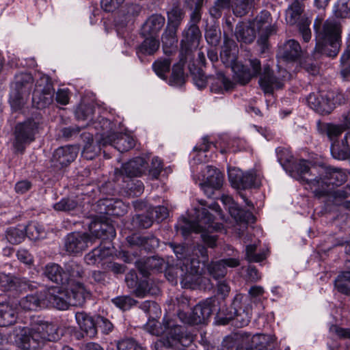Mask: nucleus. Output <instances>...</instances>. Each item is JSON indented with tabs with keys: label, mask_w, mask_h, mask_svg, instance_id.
<instances>
[{
	"label": "nucleus",
	"mask_w": 350,
	"mask_h": 350,
	"mask_svg": "<svg viewBox=\"0 0 350 350\" xmlns=\"http://www.w3.org/2000/svg\"><path fill=\"white\" fill-rule=\"evenodd\" d=\"M26 235L24 226L12 227L7 230L6 239L12 244H18L21 243Z\"/></svg>",
	"instance_id": "52"
},
{
	"label": "nucleus",
	"mask_w": 350,
	"mask_h": 350,
	"mask_svg": "<svg viewBox=\"0 0 350 350\" xmlns=\"http://www.w3.org/2000/svg\"><path fill=\"white\" fill-rule=\"evenodd\" d=\"M334 95L335 94L333 92L326 93L312 92L307 97V103L310 107L314 111L321 113L328 114L335 108L338 103H340L342 95H336V99Z\"/></svg>",
	"instance_id": "13"
},
{
	"label": "nucleus",
	"mask_w": 350,
	"mask_h": 350,
	"mask_svg": "<svg viewBox=\"0 0 350 350\" xmlns=\"http://www.w3.org/2000/svg\"><path fill=\"white\" fill-rule=\"evenodd\" d=\"M111 254V250L109 246L105 247L100 245L87 254L84 259L88 265H95L100 263L103 259Z\"/></svg>",
	"instance_id": "40"
},
{
	"label": "nucleus",
	"mask_w": 350,
	"mask_h": 350,
	"mask_svg": "<svg viewBox=\"0 0 350 350\" xmlns=\"http://www.w3.org/2000/svg\"><path fill=\"white\" fill-rule=\"evenodd\" d=\"M18 304L23 310H36L38 308L46 306L44 294L41 293L27 295L19 301Z\"/></svg>",
	"instance_id": "33"
},
{
	"label": "nucleus",
	"mask_w": 350,
	"mask_h": 350,
	"mask_svg": "<svg viewBox=\"0 0 350 350\" xmlns=\"http://www.w3.org/2000/svg\"><path fill=\"white\" fill-rule=\"evenodd\" d=\"M319 130L327 136L329 141L332 142V145H337L338 137L347 129L342 123L341 124L323 123L319 124Z\"/></svg>",
	"instance_id": "41"
},
{
	"label": "nucleus",
	"mask_w": 350,
	"mask_h": 350,
	"mask_svg": "<svg viewBox=\"0 0 350 350\" xmlns=\"http://www.w3.org/2000/svg\"><path fill=\"white\" fill-rule=\"evenodd\" d=\"M337 18H350V0H338L334 8Z\"/></svg>",
	"instance_id": "61"
},
{
	"label": "nucleus",
	"mask_w": 350,
	"mask_h": 350,
	"mask_svg": "<svg viewBox=\"0 0 350 350\" xmlns=\"http://www.w3.org/2000/svg\"><path fill=\"white\" fill-rule=\"evenodd\" d=\"M238 48L232 40H226L220 53V57L226 66H230L237 62Z\"/></svg>",
	"instance_id": "36"
},
{
	"label": "nucleus",
	"mask_w": 350,
	"mask_h": 350,
	"mask_svg": "<svg viewBox=\"0 0 350 350\" xmlns=\"http://www.w3.org/2000/svg\"><path fill=\"white\" fill-rule=\"evenodd\" d=\"M221 201L225 205L226 208L228 210L230 215L236 221L246 224L254 223L255 221V217L253 213L249 211L241 208L239 205L234 202L232 197L223 195L221 197Z\"/></svg>",
	"instance_id": "21"
},
{
	"label": "nucleus",
	"mask_w": 350,
	"mask_h": 350,
	"mask_svg": "<svg viewBox=\"0 0 350 350\" xmlns=\"http://www.w3.org/2000/svg\"><path fill=\"white\" fill-rule=\"evenodd\" d=\"M111 302L122 311L130 310L137 301L129 295L117 296L111 299Z\"/></svg>",
	"instance_id": "54"
},
{
	"label": "nucleus",
	"mask_w": 350,
	"mask_h": 350,
	"mask_svg": "<svg viewBox=\"0 0 350 350\" xmlns=\"http://www.w3.org/2000/svg\"><path fill=\"white\" fill-rule=\"evenodd\" d=\"M139 308L142 309L149 318L154 319L157 317L159 314L161 312L159 306L154 301L146 300L142 302Z\"/></svg>",
	"instance_id": "62"
},
{
	"label": "nucleus",
	"mask_w": 350,
	"mask_h": 350,
	"mask_svg": "<svg viewBox=\"0 0 350 350\" xmlns=\"http://www.w3.org/2000/svg\"><path fill=\"white\" fill-rule=\"evenodd\" d=\"M180 283L182 287L185 288H193L199 284L200 275L192 271H183L180 267Z\"/></svg>",
	"instance_id": "50"
},
{
	"label": "nucleus",
	"mask_w": 350,
	"mask_h": 350,
	"mask_svg": "<svg viewBox=\"0 0 350 350\" xmlns=\"http://www.w3.org/2000/svg\"><path fill=\"white\" fill-rule=\"evenodd\" d=\"M25 228L27 237L31 240H37L44 237V228L37 222L31 221Z\"/></svg>",
	"instance_id": "57"
},
{
	"label": "nucleus",
	"mask_w": 350,
	"mask_h": 350,
	"mask_svg": "<svg viewBox=\"0 0 350 350\" xmlns=\"http://www.w3.org/2000/svg\"><path fill=\"white\" fill-rule=\"evenodd\" d=\"M174 306L178 318L183 323V319L180 314V313H183L185 316H189V314L185 310H188L189 308V299L185 295L177 297Z\"/></svg>",
	"instance_id": "64"
},
{
	"label": "nucleus",
	"mask_w": 350,
	"mask_h": 350,
	"mask_svg": "<svg viewBox=\"0 0 350 350\" xmlns=\"http://www.w3.org/2000/svg\"><path fill=\"white\" fill-rule=\"evenodd\" d=\"M301 53L300 44L295 40L286 41L279 52L280 56L286 61H295Z\"/></svg>",
	"instance_id": "34"
},
{
	"label": "nucleus",
	"mask_w": 350,
	"mask_h": 350,
	"mask_svg": "<svg viewBox=\"0 0 350 350\" xmlns=\"http://www.w3.org/2000/svg\"><path fill=\"white\" fill-rule=\"evenodd\" d=\"M224 176L221 172L212 166H207V176L204 182V188L209 185L215 189H219L223 184Z\"/></svg>",
	"instance_id": "45"
},
{
	"label": "nucleus",
	"mask_w": 350,
	"mask_h": 350,
	"mask_svg": "<svg viewBox=\"0 0 350 350\" xmlns=\"http://www.w3.org/2000/svg\"><path fill=\"white\" fill-rule=\"evenodd\" d=\"M77 278H75L74 281L70 283L67 289L68 297L70 306H81L84 304L86 297L89 295V293L85 290L83 284L77 281Z\"/></svg>",
	"instance_id": "25"
},
{
	"label": "nucleus",
	"mask_w": 350,
	"mask_h": 350,
	"mask_svg": "<svg viewBox=\"0 0 350 350\" xmlns=\"http://www.w3.org/2000/svg\"><path fill=\"white\" fill-rule=\"evenodd\" d=\"M67 269L65 271L59 265L50 262L44 267L43 275L57 285L66 287L75 278H80L83 274L82 268L75 263L70 264Z\"/></svg>",
	"instance_id": "7"
},
{
	"label": "nucleus",
	"mask_w": 350,
	"mask_h": 350,
	"mask_svg": "<svg viewBox=\"0 0 350 350\" xmlns=\"http://www.w3.org/2000/svg\"><path fill=\"white\" fill-rule=\"evenodd\" d=\"M96 134V142L93 138L92 133H84L82 138L85 145L82 151V157L88 160H92L100 152L103 148L107 146V143H111L107 139L106 132L111 129L112 122L107 118H100L93 123Z\"/></svg>",
	"instance_id": "5"
},
{
	"label": "nucleus",
	"mask_w": 350,
	"mask_h": 350,
	"mask_svg": "<svg viewBox=\"0 0 350 350\" xmlns=\"http://www.w3.org/2000/svg\"><path fill=\"white\" fill-rule=\"evenodd\" d=\"M38 129V124L31 120L18 123L15 127V140L14 146L18 152H23L26 145L35 140V134Z\"/></svg>",
	"instance_id": "14"
},
{
	"label": "nucleus",
	"mask_w": 350,
	"mask_h": 350,
	"mask_svg": "<svg viewBox=\"0 0 350 350\" xmlns=\"http://www.w3.org/2000/svg\"><path fill=\"white\" fill-rule=\"evenodd\" d=\"M201 15L196 12L191 13L189 21L182 33L180 56H188L198 47L202 33L198 24L201 21Z\"/></svg>",
	"instance_id": "8"
},
{
	"label": "nucleus",
	"mask_w": 350,
	"mask_h": 350,
	"mask_svg": "<svg viewBox=\"0 0 350 350\" xmlns=\"http://www.w3.org/2000/svg\"><path fill=\"white\" fill-rule=\"evenodd\" d=\"M16 320L15 310L7 303H0V327L12 325Z\"/></svg>",
	"instance_id": "46"
},
{
	"label": "nucleus",
	"mask_w": 350,
	"mask_h": 350,
	"mask_svg": "<svg viewBox=\"0 0 350 350\" xmlns=\"http://www.w3.org/2000/svg\"><path fill=\"white\" fill-rule=\"evenodd\" d=\"M294 167L301 181L306 183L319 197L329 192V186L339 187L347 180V175L341 169L331 166H310L306 160L296 163Z\"/></svg>",
	"instance_id": "1"
},
{
	"label": "nucleus",
	"mask_w": 350,
	"mask_h": 350,
	"mask_svg": "<svg viewBox=\"0 0 350 350\" xmlns=\"http://www.w3.org/2000/svg\"><path fill=\"white\" fill-rule=\"evenodd\" d=\"M128 243L131 246H142L146 249L149 242L152 247L158 246L159 241L154 236H141L139 234H133L127 238Z\"/></svg>",
	"instance_id": "48"
},
{
	"label": "nucleus",
	"mask_w": 350,
	"mask_h": 350,
	"mask_svg": "<svg viewBox=\"0 0 350 350\" xmlns=\"http://www.w3.org/2000/svg\"><path fill=\"white\" fill-rule=\"evenodd\" d=\"M217 299L212 297L200 301L194 306L189 316L180 313L183 323L189 325H200L206 323L212 313L217 309Z\"/></svg>",
	"instance_id": "11"
},
{
	"label": "nucleus",
	"mask_w": 350,
	"mask_h": 350,
	"mask_svg": "<svg viewBox=\"0 0 350 350\" xmlns=\"http://www.w3.org/2000/svg\"><path fill=\"white\" fill-rule=\"evenodd\" d=\"M55 89L51 79L46 75L39 73L36 77L32 95L33 105L38 109L49 107L53 102Z\"/></svg>",
	"instance_id": "10"
},
{
	"label": "nucleus",
	"mask_w": 350,
	"mask_h": 350,
	"mask_svg": "<svg viewBox=\"0 0 350 350\" xmlns=\"http://www.w3.org/2000/svg\"><path fill=\"white\" fill-rule=\"evenodd\" d=\"M100 204L105 207L104 213L107 215L122 216L127 212L128 206L118 199H104Z\"/></svg>",
	"instance_id": "37"
},
{
	"label": "nucleus",
	"mask_w": 350,
	"mask_h": 350,
	"mask_svg": "<svg viewBox=\"0 0 350 350\" xmlns=\"http://www.w3.org/2000/svg\"><path fill=\"white\" fill-rule=\"evenodd\" d=\"M275 152L277 154L278 161L280 163V165L283 167V168L285 169L286 170H287L288 168L291 167V170H290L291 175L292 176H293L295 178H297L301 181V179L298 176L297 174V171H296L295 168L294 167V165L299 163L301 161V160H299L297 162H295L293 164H291L292 159H293V156H292L291 152L288 149L284 148H281V147L277 148L275 149ZM303 159H301V161Z\"/></svg>",
	"instance_id": "35"
},
{
	"label": "nucleus",
	"mask_w": 350,
	"mask_h": 350,
	"mask_svg": "<svg viewBox=\"0 0 350 350\" xmlns=\"http://www.w3.org/2000/svg\"><path fill=\"white\" fill-rule=\"evenodd\" d=\"M33 81V77L29 72L16 74L12 84V88L16 92V97L21 98L23 94H29Z\"/></svg>",
	"instance_id": "28"
},
{
	"label": "nucleus",
	"mask_w": 350,
	"mask_h": 350,
	"mask_svg": "<svg viewBox=\"0 0 350 350\" xmlns=\"http://www.w3.org/2000/svg\"><path fill=\"white\" fill-rule=\"evenodd\" d=\"M93 237L87 233L74 232L68 234L64 239V247L70 254H77L88 247L89 243H92Z\"/></svg>",
	"instance_id": "16"
},
{
	"label": "nucleus",
	"mask_w": 350,
	"mask_h": 350,
	"mask_svg": "<svg viewBox=\"0 0 350 350\" xmlns=\"http://www.w3.org/2000/svg\"><path fill=\"white\" fill-rule=\"evenodd\" d=\"M165 23V18L159 14H152L148 18L142 26V33L144 36L156 37Z\"/></svg>",
	"instance_id": "27"
},
{
	"label": "nucleus",
	"mask_w": 350,
	"mask_h": 350,
	"mask_svg": "<svg viewBox=\"0 0 350 350\" xmlns=\"http://www.w3.org/2000/svg\"><path fill=\"white\" fill-rule=\"evenodd\" d=\"M345 251L346 254L350 255V241L346 243ZM334 285L338 292L350 295V271H343L339 274L334 280Z\"/></svg>",
	"instance_id": "38"
},
{
	"label": "nucleus",
	"mask_w": 350,
	"mask_h": 350,
	"mask_svg": "<svg viewBox=\"0 0 350 350\" xmlns=\"http://www.w3.org/2000/svg\"><path fill=\"white\" fill-rule=\"evenodd\" d=\"M46 304H49L53 307L61 310H67L70 306L67 291H62L59 287H54L44 293Z\"/></svg>",
	"instance_id": "23"
},
{
	"label": "nucleus",
	"mask_w": 350,
	"mask_h": 350,
	"mask_svg": "<svg viewBox=\"0 0 350 350\" xmlns=\"http://www.w3.org/2000/svg\"><path fill=\"white\" fill-rule=\"evenodd\" d=\"M59 338L57 325L46 322L21 329L18 341L23 349H36L46 341H55Z\"/></svg>",
	"instance_id": "4"
},
{
	"label": "nucleus",
	"mask_w": 350,
	"mask_h": 350,
	"mask_svg": "<svg viewBox=\"0 0 350 350\" xmlns=\"http://www.w3.org/2000/svg\"><path fill=\"white\" fill-rule=\"evenodd\" d=\"M136 266L144 276H148V269H156L160 271L163 268L165 262L162 258H157L154 256L148 257L144 260H137Z\"/></svg>",
	"instance_id": "39"
},
{
	"label": "nucleus",
	"mask_w": 350,
	"mask_h": 350,
	"mask_svg": "<svg viewBox=\"0 0 350 350\" xmlns=\"http://www.w3.org/2000/svg\"><path fill=\"white\" fill-rule=\"evenodd\" d=\"M147 166V162L144 158L137 157L129 161L122 166V172L127 177L131 178L141 176Z\"/></svg>",
	"instance_id": "32"
},
{
	"label": "nucleus",
	"mask_w": 350,
	"mask_h": 350,
	"mask_svg": "<svg viewBox=\"0 0 350 350\" xmlns=\"http://www.w3.org/2000/svg\"><path fill=\"white\" fill-rule=\"evenodd\" d=\"M256 248L257 244L256 243L246 246V259L250 262H259L266 258L264 252L256 253Z\"/></svg>",
	"instance_id": "63"
},
{
	"label": "nucleus",
	"mask_w": 350,
	"mask_h": 350,
	"mask_svg": "<svg viewBox=\"0 0 350 350\" xmlns=\"http://www.w3.org/2000/svg\"><path fill=\"white\" fill-rule=\"evenodd\" d=\"M245 299L242 294L236 295L231 305L233 312L230 311L231 314L228 317L229 319H234L240 327L247 325L252 319V306L250 304L243 306Z\"/></svg>",
	"instance_id": "17"
},
{
	"label": "nucleus",
	"mask_w": 350,
	"mask_h": 350,
	"mask_svg": "<svg viewBox=\"0 0 350 350\" xmlns=\"http://www.w3.org/2000/svg\"><path fill=\"white\" fill-rule=\"evenodd\" d=\"M254 0H234L232 8L234 15L241 17L245 15L251 8Z\"/></svg>",
	"instance_id": "58"
},
{
	"label": "nucleus",
	"mask_w": 350,
	"mask_h": 350,
	"mask_svg": "<svg viewBox=\"0 0 350 350\" xmlns=\"http://www.w3.org/2000/svg\"><path fill=\"white\" fill-rule=\"evenodd\" d=\"M256 22L258 26V28L261 29L264 27H266L267 34H271L272 31H273V27H269L267 28L268 25L271 24V16L269 11L262 10L260 13L257 16L256 18ZM268 36V35H267ZM267 37L262 38L261 37L260 40L265 42L267 40Z\"/></svg>",
	"instance_id": "51"
},
{
	"label": "nucleus",
	"mask_w": 350,
	"mask_h": 350,
	"mask_svg": "<svg viewBox=\"0 0 350 350\" xmlns=\"http://www.w3.org/2000/svg\"><path fill=\"white\" fill-rule=\"evenodd\" d=\"M160 42L156 37L146 38L136 49V53L139 59L145 55L154 54L159 48Z\"/></svg>",
	"instance_id": "42"
},
{
	"label": "nucleus",
	"mask_w": 350,
	"mask_h": 350,
	"mask_svg": "<svg viewBox=\"0 0 350 350\" xmlns=\"http://www.w3.org/2000/svg\"><path fill=\"white\" fill-rule=\"evenodd\" d=\"M187 56H180V62L174 64L172 68L170 83L172 85H182L185 82L183 67Z\"/></svg>",
	"instance_id": "47"
},
{
	"label": "nucleus",
	"mask_w": 350,
	"mask_h": 350,
	"mask_svg": "<svg viewBox=\"0 0 350 350\" xmlns=\"http://www.w3.org/2000/svg\"><path fill=\"white\" fill-rule=\"evenodd\" d=\"M159 291V289L150 285L149 282L146 279L140 280L137 284L136 288L132 293L139 298H143L147 295H155Z\"/></svg>",
	"instance_id": "49"
},
{
	"label": "nucleus",
	"mask_w": 350,
	"mask_h": 350,
	"mask_svg": "<svg viewBox=\"0 0 350 350\" xmlns=\"http://www.w3.org/2000/svg\"><path fill=\"white\" fill-rule=\"evenodd\" d=\"M163 338L155 342L156 350H163L162 348L170 347L180 343L183 346H188L191 342L190 336L185 334V328L178 325L174 319L165 317L163 320Z\"/></svg>",
	"instance_id": "6"
},
{
	"label": "nucleus",
	"mask_w": 350,
	"mask_h": 350,
	"mask_svg": "<svg viewBox=\"0 0 350 350\" xmlns=\"http://www.w3.org/2000/svg\"><path fill=\"white\" fill-rule=\"evenodd\" d=\"M314 27L316 33L315 51L322 55L335 57L341 46V25L334 18H328L321 25L320 21H315Z\"/></svg>",
	"instance_id": "2"
},
{
	"label": "nucleus",
	"mask_w": 350,
	"mask_h": 350,
	"mask_svg": "<svg viewBox=\"0 0 350 350\" xmlns=\"http://www.w3.org/2000/svg\"><path fill=\"white\" fill-rule=\"evenodd\" d=\"M77 155V148L72 146H66L56 149L51 159V167L54 170H61L72 163Z\"/></svg>",
	"instance_id": "19"
},
{
	"label": "nucleus",
	"mask_w": 350,
	"mask_h": 350,
	"mask_svg": "<svg viewBox=\"0 0 350 350\" xmlns=\"http://www.w3.org/2000/svg\"><path fill=\"white\" fill-rule=\"evenodd\" d=\"M304 11V5L297 0H295L286 11V21L288 24L293 25L297 23L299 33L304 42H308L311 38L310 25L311 21L306 17H301Z\"/></svg>",
	"instance_id": "12"
},
{
	"label": "nucleus",
	"mask_w": 350,
	"mask_h": 350,
	"mask_svg": "<svg viewBox=\"0 0 350 350\" xmlns=\"http://www.w3.org/2000/svg\"><path fill=\"white\" fill-rule=\"evenodd\" d=\"M259 85L265 94H272L275 90L282 89L284 86L283 79L276 77L269 65L263 66L260 72Z\"/></svg>",
	"instance_id": "20"
},
{
	"label": "nucleus",
	"mask_w": 350,
	"mask_h": 350,
	"mask_svg": "<svg viewBox=\"0 0 350 350\" xmlns=\"http://www.w3.org/2000/svg\"><path fill=\"white\" fill-rule=\"evenodd\" d=\"M239 265V260L237 258H230L222 259L219 261L212 262L208 265L209 274L217 280L224 278L226 274V267H236Z\"/></svg>",
	"instance_id": "26"
},
{
	"label": "nucleus",
	"mask_w": 350,
	"mask_h": 350,
	"mask_svg": "<svg viewBox=\"0 0 350 350\" xmlns=\"http://www.w3.org/2000/svg\"><path fill=\"white\" fill-rule=\"evenodd\" d=\"M96 238L103 239H112L116 235V230L113 226L108 224H100L99 228L95 230V232H92Z\"/></svg>",
	"instance_id": "55"
},
{
	"label": "nucleus",
	"mask_w": 350,
	"mask_h": 350,
	"mask_svg": "<svg viewBox=\"0 0 350 350\" xmlns=\"http://www.w3.org/2000/svg\"><path fill=\"white\" fill-rule=\"evenodd\" d=\"M176 228L177 230L180 231L184 237L187 236L191 232H202L203 241L210 247L213 248L216 246L217 236L209 234L208 232L212 229L217 230L219 226L218 224L213 222V215L204 207L195 209L193 220H189L186 218L180 219Z\"/></svg>",
	"instance_id": "3"
},
{
	"label": "nucleus",
	"mask_w": 350,
	"mask_h": 350,
	"mask_svg": "<svg viewBox=\"0 0 350 350\" xmlns=\"http://www.w3.org/2000/svg\"><path fill=\"white\" fill-rule=\"evenodd\" d=\"M108 142L107 146H111L120 152H124L133 148L135 146V142L132 137L123 134L122 133H115L113 131V123L112 122L111 129L106 132Z\"/></svg>",
	"instance_id": "22"
},
{
	"label": "nucleus",
	"mask_w": 350,
	"mask_h": 350,
	"mask_svg": "<svg viewBox=\"0 0 350 350\" xmlns=\"http://www.w3.org/2000/svg\"><path fill=\"white\" fill-rule=\"evenodd\" d=\"M228 178L232 185L237 189H247L255 186L256 176L253 172H245L236 168L228 171Z\"/></svg>",
	"instance_id": "24"
},
{
	"label": "nucleus",
	"mask_w": 350,
	"mask_h": 350,
	"mask_svg": "<svg viewBox=\"0 0 350 350\" xmlns=\"http://www.w3.org/2000/svg\"><path fill=\"white\" fill-rule=\"evenodd\" d=\"M250 63L252 70H250L247 66L237 62L230 66L234 72V78L243 85L249 83L252 78L258 76L261 71L260 60L252 59L250 60Z\"/></svg>",
	"instance_id": "18"
},
{
	"label": "nucleus",
	"mask_w": 350,
	"mask_h": 350,
	"mask_svg": "<svg viewBox=\"0 0 350 350\" xmlns=\"http://www.w3.org/2000/svg\"><path fill=\"white\" fill-rule=\"evenodd\" d=\"M235 36L238 41L245 43H251L255 38L253 29L243 25L236 27Z\"/></svg>",
	"instance_id": "53"
},
{
	"label": "nucleus",
	"mask_w": 350,
	"mask_h": 350,
	"mask_svg": "<svg viewBox=\"0 0 350 350\" xmlns=\"http://www.w3.org/2000/svg\"><path fill=\"white\" fill-rule=\"evenodd\" d=\"M207 82L210 84L211 92L215 93H223L224 91L232 90L234 86V83L221 72L207 77Z\"/></svg>",
	"instance_id": "29"
},
{
	"label": "nucleus",
	"mask_w": 350,
	"mask_h": 350,
	"mask_svg": "<svg viewBox=\"0 0 350 350\" xmlns=\"http://www.w3.org/2000/svg\"><path fill=\"white\" fill-rule=\"evenodd\" d=\"M342 149H340L338 145L332 144L330 147L332 155L334 159L345 160L350 155V131L347 132L342 139Z\"/></svg>",
	"instance_id": "44"
},
{
	"label": "nucleus",
	"mask_w": 350,
	"mask_h": 350,
	"mask_svg": "<svg viewBox=\"0 0 350 350\" xmlns=\"http://www.w3.org/2000/svg\"><path fill=\"white\" fill-rule=\"evenodd\" d=\"M184 16L183 10L178 7H174L167 12V25L161 37L163 52L165 54H170L178 42L176 32Z\"/></svg>",
	"instance_id": "9"
},
{
	"label": "nucleus",
	"mask_w": 350,
	"mask_h": 350,
	"mask_svg": "<svg viewBox=\"0 0 350 350\" xmlns=\"http://www.w3.org/2000/svg\"><path fill=\"white\" fill-rule=\"evenodd\" d=\"M230 0H216L209 9V14L213 18L217 19L222 15L224 11L229 10Z\"/></svg>",
	"instance_id": "56"
},
{
	"label": "nucleus",
	"mask_w": 350,
	"mask_h": 350,
	"mask_svg": "<svg viewBox=\"0 0 350 350\" xmlns=\"http://www.w3.org/2000/svg\"><path fill=\"white\" fill-rule=\"evenodd\" d=\"M94 113V108L91 105H81L75 111V116L78 120L88 121L85 126L88 127L90 130L94 129L93 123L98 121L103 117L99 116L96 120H93V115Z\"/></svg>",
	"instance_id": "43"
},
{
	"label": "nucleus",
	"mask_w": 350,
	"mask_h": 350,
	"mask_svg": "<svg viewBox=\"0 0 350 350\" xmlns=\"http://www.w3.org/2000/svg\"><path fill=\"white\" fill-rule=\"evenodd\" d=\"M75 319L81 329L87 336L92 338L97 334L96 318L94 319L84 312H77L75 314Z\"/></svg>",
	"instance_id": "30"
},
{
	"label": "nucleus",
	"mask_w": 350,
	"mask_h": 350,
	"mask_svg": "<svg viewBox=\"0 0 350 350\" xmlns=\"http://www.w3.org/2000/svg\"><path fill=\"white\" fill-rule=\"evenodd\" d=\"M246 340L250 341V344L247 347V350H268L274 342L272 336L267 334H255L251 336L249 334H244Z\"/></svg>",
	"instance_id": "31"
},
{
	"label": "nucleus",
	"mask_w": 350,
	"mask_h": 350,
	"mask_svg": "<svg viewBox=\"0 0 350 350\" xmlns=\"http://www.w3.org/2000/svg\"><path fill=\"white\" fill-rule=\"evenodd\" d=\"M169 246L173 250L176 258L178 260H182L183 262H185L189 256V254H191L192 253L193 248L185 247L183 244L170 243Z\"/></svg>",
	"instance_id": "60"
},
{
	"label": "nucleus",
	"mask_w": 350,
	"mask_h": 350,
	"mask_svg": "<svg viewBox=\"0 0 350 350\" xmlns=\"http://www.w3.org/2000/svg\"><path fill=\"white\" fill-rule=\"evenodd\" d=\"M208 259L207 250L202 245H197L193 247L191 254L183 262L182 269L183 271H192L193 273L201 275L203 271L204 263Z\"/></svg>",
	"instance_id": "15"
},
{
	"label": "nucleus",
	"mask_w": 350,
	"mask_h": 350,
	"mask_svg": "<svg viewBox=\"0 0 350 350\" xmlns=\"http://www.w3.org/2000/svg\"><path fill=\"white\" fill-rule=\"evenodd\" d=\"M171 66L170 59H159L152 64V68L155 73L161 79H165L166 74L169 72Z\"/></svg>",
	"instance_id": "59"
}]
</instances>
